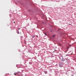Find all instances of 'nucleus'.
<instances>
[{
	"instance_id": "nucleus-2",
	"label": "nucleus",
	"mask_w": 76,
	"mask_h": 76,
	"mask_svg": "<svg viewBox=\"0 0 76 76\" xmlns=\"http://www.w3.org/2000/svg\"><path fill=\"white\" fill-rule=\"evenodd\" d=\"M45 73L46 74H47V71H45Z\"/></svg>"
},
{
	"instance_id": "nucleus-12",
	"label": "nucleus",
	"mask_w": 76,
	"mask_h": 76,
	"mask_svg": "<svg viewBox=\"0 0 76 76\" xmlns=\"http://www.w3.org/2000/svg\"><path fill=\"white\" fill-rule=\"evenodd\" d=\"M25 76H26V75H25Z\"/></svg>"
},
{
	"instance_id": "nucleus-10",
	"label": "nucleus",
	"mask_w": 76,
	"mask_h": 76,
	"mask_svg": "<svg viewBox=\"0 0 76 76\" xmlns=\"http://www.w3.org/2000/svg\"><path fill=\"white\" fill-rule=\"evenodd\" d=\"M13 23H15V22H14Z\"/></svg>"
},
{
	"instance_id": "nucleus-11",
	"label": "nucleus",
	"mask_w": 76,
	"mask_h": 76,
	"mask_svg": "<svg viewBox=\"0 0 76 76\" xmlns=\"http://www.w3.org/2000/svg\"><path fill=\"white\" fill-rule=\"evenodd\" d=\"M18 72V73H20V72Z\"/></svg>"
},
{
	"instance_id": "nucleus-6",
	"label": "nucleus",
	"mask_w": 76,
	"mask_h": 76,
	"mask_svg": "<svg viewBox=\"0 0 76 76\" xmlns=\"http://www.w3.org/2000/svg\"><path fill=\"white\" fill-rule=\"evenodd\" d=\"M59 66H60V67H62V66H61V65H59Z\"/></svg>"
},
{
	"instance_id": "nucleus-8",
	"label": "nucleus",
	"mask_w": 76,
	"mask_h": 76,
	"mask_svg": "<svg viewBox=\"0 0 76 76\" xmlns=\"http://www.w3.org/2000/svg\"><path fill=\"white\" fill-rule=\"evenodd\" d=\"M20 28H18V29H20Z\"/></svg>"
},
{
	"instance_id": "nucleus-1",
	"label": "nucleus",
	"mask_w": 76,
	"mask_h": 76,
	"mask_svg": "<svg viewBox=\"0 0 76 76\" xmlns=\"http://www.w3.org/2000/svg\"><path fill=\"white\" fill-rule=\"evenodd\" d=\"M61 61H64V60L63 59H62Z\"/></svg>"
},
{
	"instance_id": "nucleus-4",
	"label": "nucleus",
	"mask_w": 76,
	"mask_h": 76,
	"mask_svg": "<svg viewBox=\"0 0 76 76\" xmlns=\"http://www.w3.org/2000/svg\"><path fill=\"white\" fill-rule=\"evenodd\" d=\"M16 74H17V73H14V75H16Z\"/></svg>"
},
{
	"instance_id": "nucleus-9",
	"label": "nucleus",
	"mask_w": 76,
	"mask_h": 76,
	"mask_svg": "<svg viewBox=\"0 0 76 76\" xmlns=\"http://www.w3.org/2000/svg\"><path fill=\"white\" fill-rule=\"evenodd\" d=\"M18 34H19V32H18Z\"/></svg>"
},
{
	"instance_id": "nucleus-5",
	"label": "nucleus",
	"mask_w": 76,
	"mask_h": 76,
	"mask_svg": "<svg viewBox=\"0 0 76 76\" xmlns=\"http://www.w3.org/2000/svg\"><path fill=\"white\" fill-rule=\"evenodd\" d=\"M53 37H55V35H53Z\"/></svg>"
},
{
	"instance_id": "nucleus-7",
	"label": "nucleus",
	"mask_w": 76,
	"mask_h": 76,
	"mask_svg": "<svg viewBox=\"0 0 76 76\" xmlns=\"http://www.w3.org/2000/svg\"><path fill=\"white\" fill-rule=\"evenodd\" d=\"M45 34V35H46V36H47V35L46 34H45V33H44Z\"/></svg>"
},
{
	"instance_id": "nucleus-3",
	"label": "nucleus",
	"mask_w": 76,
	"mask_h": 76,
	"mask_svg": "<svg viewBox=\"0 0 76 76\" xmlns=\"http://www.w3.org/2000/svg\"><path fill=\"white\" fill-rule=\"evenodd\" d=\"M32 38H34V37H35V36H32Z\"/></svg>"
}]
</instances>
